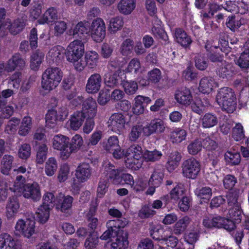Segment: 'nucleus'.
Returning a JSON list of instances; mask_svg holds the SVG:
<instances>
[{
	"label": "nucleus",
	"instance_id": "obj_1",
	"mask_svg": "<svg viewBox=\"0 0 249 249\" xmlns=\"http://www.w3.org/2000/svg\"><path fill=\"white\" fill-rule=\"evenodd\" d=\"M127 224V221L124 220L117 219L111 220L107 223V230L101 236L102 240H107L111 237H115L114 241L106 247V249H126L127 248L129 242L128 241V231L124 230Z\"/></svg>",
	"mask_w": 249,
	"mask_h": 249
},
{
	"label": "nucleus",
	"instance_id": "obj_2",
	"mask_svg": "<svg viewBox=\"0 0 249 249\" xmlns=\"http://www.w3.org/2000/svg\"><path fill=\"white\" fill-rule=\"evenodd\" d=\"M216 100L222 109L228 113H232L236 109V97L234 92L231 88H221L217 94Z\"/></svg>",
	"mask_w": 249,
	"mask_h": 249
},
{
	"label": "nucleus",
	"instance_id": "obj_3",
	"mask_svg": "<svg viewBox=\"0 0 249 249\" xmlns=\"http://www.w3.org/2000/svg\"><path fill=\"white\" fill-rule=\"evenodd\" d=\"M62 77L63 72L59 68H48L42 75V88L45 90H52L58 86Z\"/></svg>",
	"mask_w": 249,
	"mask_h": 249
},
{
	"label": "nucleus",
	"instance_id": "obj_4",
	"mask_svg": "<svg viewBox=\"0 0 249 249\" xmlns=\"http://www.w3.org/2000/svg\"><path fill=\"white\" fill-rule=\"evenodd\" d=\"M84 51V42L78 39L71 42L67 47V50L65 51L67 60L73 64L75 70L76 65L80 64L81 63Z\"/></svg>",
	"mask_w": 249,
	"mask_h": 249
},
{
	"label": "nucleus",
	"instance_id": "obj_5",
	"mask_svg": "<svg viewBox=\"0 0 249 249\" xmlns=\"http://www.w3.org/2000/svg\"><path fill=\"white\" fill-rule=\"evenodd\" d=\"M91 168L89 163L83 162L77 167L75 176L76 178H73L71 187L76 193H79L81 188V183L88 180L91 176Z\"/></svg>",
	"mask_w": 249,
	"mask_h": 249
},
{
	"label": "nucleus",
	"instance_id": "obj_6",
	"mask_svg": "<svg viewBox=\"0 0 249 249\" xmlns=\"http://www.w3.org/2000/svg\"><path fill=\"white\" fill-rule=\"evenodd\" d=\"M181 167L183 176L188 178H196L200 171V162L194 158L184 160Z\"/></svg>",
	"mask_w": 249,
	"mask_h": 249
},
{
	"label": "nucleus",
	"instance_id": "obj_7",
	"mask_svg": "<svg viewBox=\"0 0 249 249\" xmlns=\"http://www.w3.org/2000/svg\"><path fill=\"white\" fill-rule=\"evenodd\" d=\"M92 39L96 42L103 41L106 36V26L104 20L97 18L90 24V33Z\"/></svg>",
	"mask_w": 249,
	"mask_h": 249
},
{
	"label": "nucleus",
	"instance_id": "obj_8",
	"mask_svg": "<svg viewBox=\"0 0 249 249\" xmlns=\"http://www.w3.org/2000/svg\"><path fill=\"white\" fill-rule=\"evenodd\" d=\"M69 138L62 134H57L53 138V146L54 149L60 151L61 157L66 159L69 157L68 151Z\"/></svg>",
	"mask_w": 249,
	"mask_h": 249
},
{
	"label": "nucleus",
	"instance_id": "obj_9",
	"mask_svg": "<svg viewBox=\"0 0 249 249\" xmlns=\"http://www.w3.org/2000/svg\"><path fill=\"white\" fill-rule=\"evenodd\" d=\"M85 60H81L80 64L76 65V70L81 71L87 66L89 69L95 68L99 60V55L95 51L87 52L85 55Z\"/></svg>",
	"mask_w": 249,
	"mask_h": 249
},
{
	"label": "nucleus",
	"instance_id": "obj_10",
	"mask_svg": "<svg viewBox=\"0 0 249 249\" xmlns=\"http://www.w3.org/2000/svg\"><path fill=\"white\" fill-rule=\"evenodd\" d=\"M242 213L243 212L240 206L235 205L229 209L227 218L225 219L231 222L232 224L227 223H225V225H227L231 228L233 227V228H231L229 230H227V231L231 232L236 228V224L241 222Z\"/></svg>",
	"mask_w": 249,
	"mask_h": 249
},
{
	"label": "nucleus",
	"instance_id": "obj_11",
	"mask_svg": "<svg viewBox=\"0 0 249 249\" xmlns=\"http://www.w3.org/2000/svg\"><path fill=\"white\" fill-rule=\"evenodd\" d=\"M73 201V198L71 196L59 193L56 195L55 209L63 213H68L72 208Z\"/></svg>",
	"mask_w": 249,
	"mask_h": 249
},
{
	"label": "nucleus",
	"instance_id": "obj_12",
	"mask_svg": "<svg viewBox=\"0 0 249 249\" xmlns=\"http://www.w3.org/2000/svg\"><path fill=\"white\" fill-rule=\"evenodd\" d=\"M35 221L34 220L27 219L26 221L19 219L15 226L17 231L21 233L24 237L30 238L35 232Z\"/></svg>",
	"mask_w": 249,
	"mask_h": 249
},
{
	"label": "nucleus",
	"instance_id": "obj_13",
	"mask_svg": "<svg viewBox=\"0 0 249 249\" xmlns=\"http://www.w3.org/2000/svg\"><path fill=\"white\" fill-rule=\"evenodd\" d=\"M231 223V222L228 220L226 219L225 217L218 216L213 217L212 218H206L203 220V226L207 229L213 228H224L226 231L229 230L231 227H228L227 225H225V223ZM233 227H231V228Z\"/></svg>",
	"mask_w": 249,
	"mask_h": 249
},
{
	"label": "nucleus",
	"instance_id": "obj_14",
	"mask_svg": "<svg viewBox=\"0 0 249 249\" xmlns=\"http://www.w3.org/2000/svg\"><path fill=\"white\" fill-rule=\"evenodd\" d=\"M174 98L176 102L182 106H189L193 102L192 92L187 88L177 89L175 91Z\"/></svg>",
	"mask_w": 249,
	"mask_h": 249
},
{
	"label": "nucleus",
	"instance_id": "obj_15",
	"mask_svg": "<svg viewBox=\"0 0 249 249\" xmlns=\"http://www.w3.org/2000/svg\"><path fill=\"white\" fill-rule=\"evenodd\" d=\"M21 194L26 198L31 199L34 202L40 200L41 198L40 188L37 183H26L24 190Z\"/></svg>",
	"mask_w": 249,
	"mask_h": 249
},
{
	"label": "nucleus",
	"instance_id": "obj_16",
	"mask_svg": "<svg viewBox=\"0 0 249 249\" xmlns=\"http://www.w3.org/2000/svg\"><path fill=\"white\" fill-rule=\"evenodd\" d=\"M27 18V16L25 14L19 15L12 22H9L6 28L8 29L11 34L16 35L23 30L26 26Z\"/></svg>",
	"mask_w": 249,
	"mask_h": 249
},
{
	"label": "nucleus",
	"instance_id": "obj_17",
	"mask_svg": "<svg viewBox=\"0 0 249 249\" xmlns=\"http://www.w3.org/2000/svg\"><path fill=\"white\" fill-rule=\"evenodd\" d=\"M25 61L19 53H16L12 55L6 64V71L11 72L16 69L21 70L25 66Z\"/></svg>",
	"mask_w": 249,
	"mask_h": 249
},
{
	"label": "nucleus",
	"instance_id": "obj_18",
	"mask_svg": "<svg viewBox=\"0 0 249 249\" xmlns=\"http://www.w3.org/2000/svg\"><path fill=\"white\" fill-rule=\"evenodd\" d=\"M72 35L83 41L86 39L90 33V23L86 20L79 22L74 27Z\"/></svg>",
	"mask_w": 249,
	"mask_h": 249
},
{
	"label": "nucleus",
	"instance_id": "obj_19",
	"mask_svg": "<svg viewBox=\"0 0 249 249\" xmlns=\"http://www.w3.org/2000/svg\"><path fill=\"white\" fill-rule=\"evenodd\" d=\"M82 108L80 112L83 113L85 117H94L97 110V105L95 99L89 97L84 100L83 99Z\"/></svg>",
	"mask_w": 249,
	"mask_h": 249
},
{
	"label": "nucleus",
	"instance_id": "obj_20",
	"mask_svg": "<svg viewBox=\"0 0 249 249\" xmlns=\"http://www.w3.org/2000/svg\"><path fill=\"white\" fill-rule=\"evenodd\" d=\"M165 126L163 121L160 119L152 120L144 126V136L148 137L154 133H160L164 132Z\"/></svg>",
	"mask_w": 249,
	"mask_h": 249
},
{
	"label": "nucleus",
	"instance_id": "obj_21",
	"mask_svg": "<svg viewBox=\"0 0 249 249\" xmlns=\"http://www.w3.org/2000/svg\"><path fill=\"white\" fill-rule=\"evenodd\" d=\"M102 82V79L100 74H91L87 81L86 86V91L89 93H97L101 88Z\"/></svg>",
	"mask_w": 249,
	"mask_h": 249
},
{
	"label": "nucleus",
	"instance_id": "obj_22",
	"mask_svg": "<svg viewBox=\"0 0 249 249\" xmlns=\"http://www.w3.org/2000/svg\"><path fill=\"white\" fill-rule=\"evenodd\" d=\"M109 121L112 130L116 132H121L124 129L126 122L124 115L121 113L113 114L110 117Z\"/></svg>",
	"mask_w": 249,
	"mask_h": 249
},
{
	"label": "nucleus",
	"instance_id": "obj_23",
	"mask_svg": "<svg viewBox=\"0 0 249 249\" xmlns=\"http://www.w3.org/2000/svg\"><path fill=\"white\" fill-rule=\"evenodd\" d=\"M174 38L178 43L184 48L190 47L192 42L190 36L183 29L180 28L175 29Z\"/></svg>",
	"mask_w": 249,
	"mask_h": 249
},
{
	"label": "nucleus",
	"instance_id": "obj_24",
	"mask_svg": "<svg viewBox=\"0 0 249 249\" xmlns=\"http://www.w3.org/2000/svg\"><path fill=\"white\" fill-rule=\"evenodd\" d=\"M19 206L18 197L12 196L9 198L6 206V214L8 219H10L15 216L19 209Z\"/></svg>",
	"mask_w": 249,
	"mask_h": 249
},
{
	"label": "nucleus",
	"instance_id": "obj_25",
	"mask_svg": "<svg viewBox=\"0 0 249 249\" xmlns=\"http://www.w3.org/2000/svg\"><path fill=\"white\" fill-rule=\"evenodd\" d=\"M181 158V153L178 151H173L170 153L165 165L169 172H172L178 166Z\"/></svg>",
	"mask_w": 249,
	"mask_h": 249
},
{
	"label": "nucleus",
	"instance_id": "obj_26",
	"mask_svg": "<svg viewBox=\"0 0 249 249\" xmlns=\"http://www.w3.org/2000/svg\"><path fill=\"white\" fill-rule=\"evenodd\" d=\"M225 63H220L217 65L216 73L219 77L223 78H228L231 76L234 73L233 68L227 61Z\"/></svg>",
	"mask_w": 249,
	"mask_h": 249
},
{
	"label": "nucleus",
	"instance_id": "obj_27",
	"mask_svg": "<svg viewBox=\"0 0 249 249\" xmlns=\"http://www.w3.org/2000/svg\"><path fill=\"white\" fill-rule=\"evenodd\" d=\"M216 83L212 77H203L200 81L198 87L199 90L204 93H210Z\"/></svg>",
	"mask_w": 249,
	"mask_h": 249
},
{
	"label": "nucleus",
	"instance_id": "obj_28",
	"mask_svg": "<svg viewBox=\"0 0 249 249\" xmlns=\"http://www.w3.org/2000/svg\"><path fill=\"white\" fill-rule=\"evenodd\" d=\"M105 171L108 178H109L114 184H118L121 181L120 178L121 170L116 168L113 164L109 162L105 167Z\"/></svg>",
	"mask_w": 249,
	"mask_h": 249
},
{
	"label": "nucleus",
	"instance_id": "obj_29",
	"mask_svg": "<svg viewBox=\"0 0 249 249\" xmlns=\"http://www.w3.org/2000/svg\"><path fill=\"white\" fill-rule=\"evenodd\" d=\"M57 10L54 7L48 8L44 14L37 21L39 24L43 25L48 23L57 19Z\"/></svg>",
	"mask_w": 249,
	"mask_h": 249
},
{
	"label": "nucleus",
	"instance_id": "obj_30",
	"mask_svg": "<svg viewBox=\"0 0 249 249\" xmlns=\"http://www.w3.org/2000/svg\"><path fill=\"white\" fill-rule=\"evenodd\" d=\"M136 7V0H121L118 4L120 12L124 15L130 14Z\"/></svg>",
	"mask_w": 249,
	"mask_h": 249
},
{
	"label": "nucleus",
	"instance_id": "obj_31",
	"mask_svg": "<svg viewBox=\"0 0 249 249\" xmlns=\"http://www.w3.org/2000/svg\"><path fill=\"white\" fill-rule=\"evenodd\" d=\"M150 236L155 240L162 242L166 236V231L159 225H151L149 228Z\"/></svg>",
	"mask_w": 249,
	"mask_h": 249
},
{
	"label": "nucleus",
	"instance_id": "obj_32",
	"mask_svg": "<svg viewBox=\"0 0 249 249\" xmlns=\"http://www.w3.org/2000/svg\"><path fill=\"white\" fill-rule=\"evenodd\" d=\"M122 78L117 72H115L112 74L107 73L105 75L104 82L107 87L113 88L120 83L122 84Z\"/></svg>",
	"mask_w": 249,
	"mask_h": 249
},
{
	"label": "nucleus",
	"instance_id": "obj_33",
	"mask_svg": "<svg viewBox=\"0 0 249 249\" xmlns=\"http://www.w3.org/2000/svg\"><path fill=\"white\" fill-rule=\"evenodd\" d=\"M83 113L80 111H76L71 116L70 121V127L73 130H77L82 125L85 119Z\"/></svg>",
	"mask_w": 249,
	"mask_h": 249
},
{
	"label": "nucleus",
	"instance_id": "obj_34",
	"mask_svg": "<svg viewBox=\"0 0 249 249\" xmlns=\"http://www.w3.org/2000/svg\"><path fill=\"white\" fill-rule=\"evenodd\" d=\"M83 144L82 137L78 134L73 136L71 141H69L68 151L67 154H69V157L71 154L79 150Z\"/></svg>",
	"mask_w": 249,
	"mask_h": 249
},
{
	"label": "nucleus",
	"instance_id": "obj_35",
	"mask_svg": "<svg viewBox=\"0 0 249 249\" xmlns=\"http://www.w3.org/2000/svg\"><path fill=\"white\" fill-rule=\"evenodd\" d=\"M195 194L200 198L201 203H208L212 196V190L210 187H202L196 189Z\"/></svg>",
	"mask_w": 249,
	"mask_h": 249
},
{
	"label": "nucleus",
	"instance_id": "obj_36",
	"mask_svg": "<svg viewBox=\"0 0 249 249\" xmlns=\"http://www.w3.org/2000/svg\"><path fill=\"white\" fill-rule=\"evenodd\" d=\"M51 209V208L41 205L36 213V220L40 223H45L49 218Z\"/></svg>",
	"mask_w": 249,
	"mask_h": 249
},
{
	"label": "nucleus",
	"instance_id": "obj_37",
	"mask_svg": "<svg viewBox=\"0 0 249 249\" xmlns=\"http://www.w3.org/2000/svg\"><path fill=\"white\" fill-rule=\"evenodd\" d=\"M187 133L180 128H175L170 134V139L173 143H178L185 140Z\"/></svg>",
	"mask_w": 249,
	"mask_h": 249
},
{
	"label": "nucleus",
	"instance_id": "obj_38",
	"mask_svg": "<svg viewBox=\"0 0 249 249\" xmlns=\"http://www.w3.org/2000/svg\"><path fill=\"white\" fill-rule=\"evenodd\" d=\"M13 156L9 155H5L1 160V173L6 175L9 174L13 167Z\"/></svg>",
	"mask_w": 249,
	"mask_h": 249
},
{
	"label": "nucleus",
	"instance_id": "obj_39",
	"mask_svg": "<svg viewBox=\"0 0 249 249\" xmlns=\"http://www.w3.org/2000/svg\"><path fill=\"white\" fill-rule=\"evenodd\" d=\"M125 157H135L143 159V153L142 147L138 144H133L125 150Z\"/></svg>",
	"mask_w": 249,
	"mask_h": 249
},
{
	"label": "nucleus",
	"instance_id": "obj_40",
	"mask_svg": "<svg viewBox=\"0 0 249 249\" xmlns=\"http://www.w3.org/2000/svg\"><path fill=\"white\" fill-rule=\"evenodd\" d=\"M218 119L215 114L207 113L202 119V124L204 128L212 127L217 124Z\"/></svg>",
	"mask_w": 249,
	"mask_h": 249
},
{
	"label": "nucleus",
	"instance_id": "obj_41",
	"mask_svg": "<svg viewBox=\"0 0 249 249\" xmlns=\"http://www.w3.org/2000/svg\"><path fill=\"white\" fill-rule=\"evenodd\" d=\"M144 126L142 125H133L128 135L129 140L131 142H136L143 134L144 136Z\"/></svg>",
	"mask_w": 249,
	"mask_h": 249
},
{
	"label": "nucleus",
	"instance_id": "obj_42",
	"mask_svg": "<svg viewBox=\"0 0 249 249\" xmlns=\"http://www.w3.org/2000/svg\"><path fill=\"white\" fill-rule=\"evenodd\" d=\"M189 223V218L188 216H184L179 219L175 224L173 232L176 235H180L186 230Z\"/></svg>",
	"mask_w": 249,
	"mask_h": 249
},
{
	"label": "nucleus",
	"instance_id": "obj_43",
	"mask_svg": "<svg viewBox=\"0 0 249 249\" xmlns=\"http://www.w3.org/2000/svg\"><path fill=\"white\" fill-rule=\"evenodd\" d=\"M225 25L232 32L235 33L239 30L242 24L240 20L236 19L235 15H231L227 18Z\"/></svg>",
	"mask_w": 249,
	"mask_h": 249
},
{
	"label": "nucleus",
	"instance_id": "obj_44",
	"mask_svg": "<svg viewBox=\"0 0 249 249\" xmlns=\"http://www.w3.org/2000/svg\"><path fill=\"white\" fill-rule=\"evenodd\" d=\"M217 47L213 51L208 53L206 55L208 59L212 63L217 64V65H218L220 63H225L223 54L220 53Z\"/></svg>",
	"mask_w": 249,
	"mask_h": 249
},
{
	"label": "nucleus",
	"instance_id": "obj_45",
	"mask_svg": "<svg viewBox=\"0 0 249 249\" xmlns=\"http://www.w3.org/2000/svg\"><path fill=\"white\" fill-rule=\"evenodd\" d=\"M44 57V54L41 52L37 51L34 53L31 56L30 66L31 69L35 71L38 70Z\"/></svg>",
	"mask_w": 249,
	"mask_h": 249
},
{
	"label": "nucleus",
	"instance_id": "obj_46",
	"mask_svg": "<svg viewBox=\"0 0 249 249\" xmlns=\"http://www.w3.org/2000/svg\"><path fill=\"white\" fill-rule=\"evenodd\" d=\"M143 159L135 157H125V163L127 168L133 170H138L142 164Z\"/></svg>",
	"mask_w": 249,
	"mask_h": 249
},
{
	"label": "nucleus",
	"instance_id": "obj_47",
	"mask_svg": "<svg viewBox=\"0 0 249 249\" xmlns=\"http://www.w3.org/2000/svg\"><path fill=\"white\" fill-rule=\"evenodd\" d=\"M224 158L227 164L230 165H238L241 161V156L238 152L227 151L225 154Z\"/></svg>",
	"mask_w": 249,
	"mask_h": 249
},
{
	"label": "nucleus",
	"instance_id": "obj_48",
	"mask_svg": "<svg viewBox=\"0 0 249 249\" xmlns=\"http://www.w3.org/2000/svg\"><path fill=\"white\" fill-rule=\"evenodd\" d=\"M124 90L127 95L135 94L138 89V83L133 80L124 81L122 82Z\"/></svg>",
	"mask_w": 249,
	"mask_h": 249
},
{
	"label": "nucleus",
	"instance_id": "obj_49",
	"mask_svg": "<svg viewBox=\"0 0 249 249\" xmlns=\"http://www.w3.org/2000/svg\"><path fill=\"white\" fill-rule=\"evenodd\" d=\"M164 175L161 172L154 171L149 180V184L154 188L158 187L161 184Z\"/></svg>",
	"mask_w": 249,
	"mask_h": 249
},
{
	"label": "nucleus",
	"instance_id": "obj_50",
	"mask_svg": "<svg viewBox=\"0 0 249 249\" xmlns=\"http://www.w3.org/2000/svg\"><path fill=\"white\" fill-rule=\"evenodd\" d=\"M162 156V153L157 150L149 151L146 150L143 153V159L146 161L155 162L160 160Z\"/></svg>",
	"mask_w": 249,
	"mask_h": 249
},
{
	"label": "nucleus",
	"instance_id": "obj_51",
	"mask_svg": "<svg viewBox=\"0 0 249 249\" xmlns=\"http://www.w3.org/2000/svg\"><path fill=\"white\" fill-rule=\"evenodd\" d=\"M31 118L29 116L24 117L19 128V135L22 136L27 135L31 129Z\"/></svg>",
	"mask_w": 249,
	"mask_h": 249
},
{
	"label": "nucleus",
	"instance_id": "obj_52",
	"mask_svg": "<svg viewBox=\"0 0 249 249\" xmlns=\"http://www.w3.org/2000/svg\"><path fill=\"white\" fill-rule=\"evenodd\" d=\"M55 192H46L43 196V203L42 205L49 208H52L55 206V200L56 195L55 196Z\"/></svg>",
	"mask_w": 249,
	"mask_h": 249
},
{
	"label": "nucleus",
	"instance_id": "obj_53",
	"mask_svg": "<svg viewBox=\"0 0 249 249\" xmlns=\"http://www.w3.org/2000/svg\"><path fill=\"white\" fill-rule=\"evenodd\" d=\"M195 65L199 70L204 71L208 66V60L204 56V54H197L194 58Z\"/></svg>",
	"mask_w": 249,
	"mask_h": 249
},
{
	"label": "nucleus",
	"instance_id": "obj_54",
	"mask_svg": "<svg viewBox=\"0 0 249 249\" xmlns=\"http://www.w3.org/2000/svg\"><path fill=\"white\" fill-rule=\"evenodd\" d=\"M124 25V20L121 17H117L110 19L109 30L110 33H115L121 30Z\"/></svg>",
	"mask_w": 249,
	"mask_h": 249
},
{
	"label": "nucleus",
	"instance_id": "obj_55",
	"mask_svg": "<svg viewBox=\"0 0 249 249\" xmlns=\"http://www.w3.org/2000/svg\"><path fill=\"white\" fill-rule=\"evenodd\" d=\"M232 137L236 141H240L244 139L245 131L243 126L240 123H237L232 129Z\"/></svg>",
	"mask_w": 249,
	"mask_h": 249
},
{
	"label": "nucleus",
	"instance_id": "obj_56",
	"mask_svg": "<svg viewBox=\"0 0 249 249\" xmlns=\"http://www.w3.org/2000/svg\"><path fill=\"white\" fill-rule=\"evenodd\" d=\"M103 146L105 149L109 153H111L112 151L115 148H120L117 136H111L109 137L107 142L104 143Z\"/></svg>",
	"mask_w": 249,
	"mask_h": 249
},
{
	"label": "nucleus",
	"instance_id": "obj_57",
	"mask_svg": "<svg viewBox=\"0 0 249 249\" xmlns=\"http://www.w3.org/2000/svg\"><path fill=\"white\" fill-rule=\"evenodd\" d=\"M57 116V111L54 109L48 111L45 116V120L49 127L53 128L55 126L56 122L59 121Z\"/></svg>",
	"mask_w": 249,
	"mask_h": 249
},
{
	"label": "nucleus",
	"instance_id": "obj_58",
	"mask_svg": "<svg viewBox=\"0 0 249 249\" xmlns=\"http://www.w3.org/2000/svg\"><path fill=\"white\" fill-rule=\"evenodd\" d=\"M20 120L16 118H13L10 120L5 126V131L8 134H14L18 128Z\"/></svg>",
	"mask_w": 249,
	"mask_h": 249
},
{
	"label": "nucleus",
	"instance_id": "obj_59",
	"mask_svg": "<svg viewBox=\"0 0 249 249\" xmlns=\"http://www.w3.org/2000/svg\"><path fill=\"white\" fill-rule=\"evenodd\" d=\"M133 41L130 38H127L121 44L120 52L124 56L130 55L133 47Z\"/></svg>",
	"mask_w": 249,
	"mask_h": 249
},
{
	"label": "nucleus",
	"instance_id": "obj_60",
	"mask_svg": "<svg viewBox=\"0 0 249 249\" xmlns=\"http://www.w3.org/2000/svg\"><path fill=\"white\" fill-rule=\"evenodd\" d=\"M21 72L20 71H16L10 77L8 82V87L15 89H18L20 86L21 81Z\"/></svg>",
	"mask_w": 249,
	"mask_h": 249
},
{
	"label": "nucleus",
	"instance_id": "obj_61",
	"mask_svg": "<svg viewBox=\"0 0 249 249\" xmlns=\"http://www.w3.org/2000/svg\"><path fill=\"white\" fill-rule=\"evenodd\" d=\"M57 168V164L54 158H50L46 163L45 173L48 176L54 175Z\"/></svg>",
	"mask_w": 249,
	"mask_h": 249
},
{
	"label": "nucleus",
	"instance_id": "obj_62",
	"mask_svg": "<svg viewBox=\"0 0 249 249\" xmlns=\"http://www.w3.org/2000/svg\"><path fill=\"white\" fill-rule=\"evenodd\" d=\"M13 107L7 105V103H0V118H9L14 113Z\"/></svg>",
	"mask_w": 249,
	"mask_h": 249
},
{
	"label": "nucleus",
	"instance_id": "obj_63",
	"mask_svg": "<svg viewBox=\"0 0 249 249\" xmlns=\"http://www.w3.org/2000/svg\"><path fill=\"white\" fill-rule=\"evenodd\" d=\"M187 149L190 154L196 155L202 149L201 141L198 139H195L189 144Z\"/></svg>",
	"mask_w": 249,
	"mask_h": 249
},
{
	"label": "nucleus",
	"instance_id": "obj_64",
	"mask_svg": "<svg viewBox=\"0 0 249 249\" xmlns=\"http://www.w3.org/2000/svg\"><path fill=\"white\" fill-rule=\"evenodd\" d=\"M237 64L241 68L247 69L249 67V47L242 53L237 60Z\"/></svg>",
	"mask_w": 249,
	"mask_h": 249
}]
</instances>
